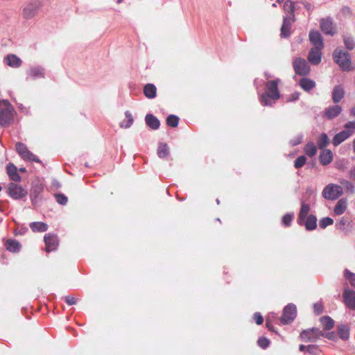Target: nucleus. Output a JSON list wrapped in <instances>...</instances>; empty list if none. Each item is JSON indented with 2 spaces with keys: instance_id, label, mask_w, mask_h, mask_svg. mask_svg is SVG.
Returning <instances> with one entry per match:
<instances>
[{
  "instance_id": "5",
  "label": "nucleus",
  "mask_w": 355,
  "mask_h": 355,
  "mask_svg": "<svg viewBox=\"0 0 355 355\" xmlns=\"http://www.w3.org/2000/svg\"><path fill=\"white\" fill-rule=\"evenodd\" d=\"M16 150L24 160L40 162L37 156L32 153L26 146L22 143L16 144Z\"/></svg>"
},
{
  "instance_id": "50",
  "label": "nucleus",
  "mask_w": 355,
  "mask_h": 355,
  "mask_svg": "<svg viewBox=\"0 0 355 355\" xmlns=\"http://www.w3.org/2000/svg\"><path fill=\"white\" fill-rule=\"evenodd\" d=\"M42 189L41 187L37 186L32 189L31 196L32 198V200L34 201V198H37L40 193L42 191Z\"/></svg>"
},
{
  "instance_id": "24",
  "label": "nucleus",
  "mask_w": 355,
  "mask_h": 355,
  "mask_svg": "<svg viewBox=\"0 0 355 355\" xmlns=\"http://www.w3.org/2000/svg\"><path fill=\"white\" fill-rule=\"evenodd\" d=\"M7 173L10 177V178L15 181V182H20L21 181V177L17 173V167L12 164H9L7 166Z\"/></svg>"
},
{
  "instance_id": "52",
  "label": "nucleus",
  "mask_w": 355,
  "mask_h": 355,
  "mask_svg": "<svg viewBox=\"0 0 355 355\" xmlns=\"http://www.w3.org/2000/svg\"><path fill=\"white\" fill-rule=\"evenodd\" d=\"M346 223L347 220L344 218H343L338 223H336V227L337 229L340 230H344Z\"/></svg>"
},
{
  "instance_id": "57",
  "label": "nucleus",
  "mask_w": 355,
  "mask_h": 355,
  "mask_svg": "<svg viewBox=\"0 0 355 355\" xmlns=\"http://www.w3.org/2000/svg\"><path fill=\"white\" fill-rule=\"evenodd\" d=\"M344 275L347 279L350 280L352 278L354 277L355 274L346 269L345 270Z\"/></svg>"
},
{
  "instance_id": "21",
  "label": "nucleus",
  "mask_w": 355,
  "mask_h": 355,
  "mask_svg": "<svg viewBox=\"0 0 355 355\" xmlns=\"http://www.w3.org/2000/svg\"><path fill=\"white\" fill-rule=\"evenodd\" d=\"M146 125L153 130H157L160 125L159 119L152 114H148L145 116Z\"/></svg>"
},
{
  "instance_id": "63",
  "label": "nucleus",
  "mask_w": 355,
  "mask_h": 355,
  "mask_svg": "<svg viewBox=\"0 0 355 355\" xmlns=\"http://www.w3.org/2000/svg\"><path fill=\"white\" fill-rule=\"evenodd\" d=\"M350 283H351V285L355 288V275H354V278H352L350 280Z\"/></svg>"
},
{
  "instance_id": "56",
  "label": "nucleus",
  "mask_w": 355,
  "mask_h": 355,
  "mask_svg": "<svg viewBox=\"0 0 355 355\" xmlns=\"http://www.w3.org/2000/svg\"><path fill=\"white\" fill-rule=\"evenodd\" d=\"M344 127L346 130H354L355 129V121H349V122L347 123Z\"/></svg>"
},
{
  "instance_id": "14",
  "label": "nucleus",
  "mask_w": 355,
  "mask_h": 355,
  "mask_svg": "<svg viewBox=\"0 0 355 355\" xmlns=\"http://www.w3.org/2000/svg\"><path fill=\"white\" fill-rule=\"evenodd\" d=\"M343 297L346 306L351 309H355V291L345 289Z\"/></svg>"
},
{
  "instance_id": "53",
  "label": "nucleus",
  "mask_w": 355,
  "mask_h": 355,
  "mask_svg": "<svg viewBox=\"0 0 355 355\" xmlns=\"http://www.w3.org/2000/svg\"><path fill=\"white\" fill-rule=\"evenodd\" d=\"M65 302L68 305L71 306L76 304L77 300L74 296L68 295L65 297Z\"/></svg>"
},
{
  "instance_id": "29",
  "label": "nucleus",
  "mask_w": 355,
  "mask_h": 355,
  "mask_svg": "<svg viewBox=\"0 0 355 355\" xmlns=\"http://www.w3.org/2000/svg\"><path fill=\"white\" fill-rule=\"evenodd\" d=\"M30 227L34 232H44L47 230L48 225L43 222H33L30 224Z\"/></svg>"
},
{
  "instance_id": "6",
  "label": "nucleus",
  "mask_w": 355,
  "mask_h": 355,
  "mask_svg": "<svg viewBox=\"0 0 355 355\" xmlns=\"http://www.w3.org/2000/svg\"><path fill=\"white\" fill-rule=\"evenodd\" d=\"M297 315L296 306L293 304H288L285 306L281 318V322L284 324L291 323L294 320Z\"/></svg>"
},
{
  "instance_id": "59",
  "label": "nucleus",
  "mask_w": 355,
  "mask_h": 355,
  "mask_svg": "<svg viewBox=\"0 0 355 355\" xmlns=\"http://www.w3.org/2000/svg\"><path fill=\"white\" fill-rule=\"evenodd\" d=\"M302 4L304 5V8L310 11L312 8L311 4L306 1H303Z\"/></svg>"
},
{
  "instance_id": "28",
  "label": "nucleus",
  "mask_w": 355,
  "mask_h": 355,
  "mask_svg": "<svg viewBox=\"0 0 355 355\" xmlns=\"http://www.w3.org/2000/svg\"><path fill=\"white\" fill-rule=\"evenodd\" d=\"M291 24L289 19L284 18L283 23L281 27V36L283 37H288L290 34Z\"/></svg>"
},
{
  "instance_id": "38",
  "label": "nucleus",
  "mask_w": 355,
  "mask_h": 355,
  "mask_svg": "<svg viewBox=\"0 0 355 355\" xmlns=\"http://www.w3.org/2000/svg\"><path fill=\"white\" fill-rule=\"evenodd\" d=\"M329 143V139L325 133H322L318 139V146L320 149H324Z\"/></svg>"
},
{
  "instance_id": "17",
  "label": "nucleus",
  "mask_w": 355,
  "mask_h": 355,
  "mask_svg": "<svg viewBox=\"0 0 355 355\" xmlns=\"http://www.w3.org/2000/svg\"><path fill=\"white\" fill-rule=\"evenodd\" d=\"M322 49H317L313 47L308 55V60L312 64L317 65L321 62L322 51Z\"/></svg>"
},
{
  "instance_id": "33",
  "label": "nucleus",
  "mask_w": 355,
  "mask_h": 355,
  "mask_svg": "<svg viewBox=\"0 0 355 355\" xmlns=\"http://www.w3.org/2000/svg\"><path fill=\"white\" fill-rule=\"evenodd\" d=\"M6 249L12 252H19L20 250V244L14 240H8L6 243Z\"/></svg>"
},
{
  "instance_id": "61",
  "label": "nucleus",
  "mask_w": 355,
  "mask_h": 355,
  "mask_svg": "<svg viewBox=\"0 0 355 355\" xmlns=\"http://www.w3.org/2000/svg\"><path fill=\"white\" fill-rule=\"evenodd\" d=\"M299 349H300V352H303L305 349L306 350V346H305L304 345H300V347H299Z\"/></svg>"
},
{
  "instance_id": "44",
  "label": "nucleus",
  "mask_w": 355,
  "mask_h": 355,
  "mask_svg": "<svg viewBox=\"0 0 355 355\" xmlns=\"http://www.w3.org/2000/svg\"><path fill=\"white\" fill-rule=\"evenodd\" d=\"M294 215L293 214H285L282 219V223L284 225L288 227L291 225V223L293 219Z\"/></svg>"
},
{
  "instance_id": "47",
  "label": "nucleus",
  "mask_w": 355,
  "mask_h": 355,
  "mask_svg": "<svg viewBox=\"0 0 355 355\" xmlns=\"http://www.w3.org/2000/svg\"><path fill=\"white\" fill-rule=\"evenodd\" d=\"M258 345L262 349H266L269 346L270 340L265 337H261L257 341Z\"/></svg>"
},
{
  "instance_id": "8",
  "label": "nucleus",
  "mask_w": 355,
  "mask_h": 355,
  "mask_svg": "<svg viewBox=\"0 0 355 355\" xmlns=\"http://www.w3.org/2000/svg\"><path fill=\"white\" fill-rule=\"evenodd\" d=\"M45 78V69L40 65L31 66L26 70L27 80H37Z\"/></svg>"
},
{
  "instance_id": "34",
  "label": "nucleus",
  "mask_w": 355,
  "mask_h": 355,
  "mask_svg": "<svg viewBox=\"0 0 355 355\" xmlns=\"http://www.w3.org/2000/svg\"><path fill=\"white\" fill-rule=\"evenodd\" d=\"M169 148L166 143H162L157 148V155L159 158H164L168 155Z\"/></svg>"
},
{
  "instance_id": "39",
  "label": "nucleus",
  "mask_w": 355,
  "mask_h": 355,
  "mask_svg": "<svg viewBox=\"0 0 355 355\" xmlns=\"http://www.w3.org/2000/svg\"><path fill=\"white\" fill-rule=\"evenodd\" d=\"M340 183L345 187L347 193L352 194L355 193L354 185L351 182L347 180H342L340 181Z\"/></svg>"
},
{
  "instance_id": "3",
  "label": "nucleus",
  "mask_w": 355,
  "mask_h": 355,
  "mask_svg": "<svg viewBox=\"0 0 355 355\" xmlns=\"http://www.w3.org/2000/svg\"><path fill=\"white\" fill-rule=\"evenodd\" d=\"M15 110L7 101H3L0 107V125L6 126L13 121Z\"/></svg>"
},
{
  "instance_id": "30",
  "label": "nucleus",
  "mask_w": 355,
  "mask_h": 355,
  "mask_svg": "<svg viewBox=\"0 0 355 355\" xmlns=\"http://www.w3.org/2000/svg\"><path fill=\"white\" fill-rule=\"evenodd\" d=\"M305 221V227L308 231L313 230L317 227V218L313 215H309L307 218H306Z\"/></svg>"
},
{
  "instance_id": "16",
  "label": "nucleus",
  "mask_w": 355,
  "mask_h": 355,
  "mask_svg": "<svg viewBox=\"0 0 355 355\" xmlns=\"http://www.w3.org/2000/svg\"><path fill=\"white\" fill-rule=\"evenodd\" d=\"M44 242L46 244V251L50 252L56 249L58 245V240L56 236L47 234L44 236Z\"/></svg>"
},
{
  "instance_id": "37",
  "label": "nucleus",
  "mask_w": 355,
  "mask_h": 355,
  "mask_svg": "<svg viewBox=\"0 0 355 355\" xmlns=\"http://www.w3.org/2000/svg\"><path fill=\"white\" fill-rule=\"evenodd\" d=\"M304 152L309 157H311L316 154L317 148L313 142H309L305 146Z\"/></svg>"
},
{
  "instance_id": "7",
  "label": "nucleus",
  "mask_w": 355,
  "mask_h": 355,
  "mask_svg": "<svg viewBox=\"0 0 355 355\" xmlns=\"http://www.w3.org/2000/svg\"><path fill=\"white\" fill-rule=\"evenodd\" d=\"M7 190L8 195L15 200L21 199L26 196L28 193L27 191L21 186L13 182L8 184Z\"/></svg>"
},
{
  "instance_id": "48",
  "label": "nucleus",
  "mask_w": 355,
  "mask_h": 355,
  "mask_svg": "<svg viewBox=\"0 0 355 355\" xmlns=\"http://www.w3.org/2000/svg\"><path fill=\"white\" fill-rule=\"evenodd\" d=\"M320 337H324L331 340H336L337 339V336L334 331L325 333L321 331Z\"/></svg>"
},
{
  "instance_id": "60",
  "label": "nucleus",
  "mask_w": 355,
  "mask_h": 355,
  "mask_svg": "<svg viewBox=\"0 0 355 355\" xmlns=\"http://www.w3.org/2000/svg\"><path fill=\"white\" fill-rule=\"evenodd\" d=\"M266 327L268 328V329L270 331H274V329H273L272 326L270 325V322L268 320L266 321Z\"/></svg>"
},
{
  "instance_id": "55",
  "label": "nucleus",
  "mask_w": 355,
  "mask_h": 355,
  "mask_svg": "<svg viewBox=\"0 0 355 355\" xmlns=\"http://www.w3.org/2000/svg\"><path fill=\"white\" fill-rule=\"evenodd\" d=\"M341 12L344 15H351L352 12L349 7L343 6L341 9Z\"/></svg>"
},
{
  "instance_id": "49",
  "label": "nucleus",
  "mask_w": 355,
  "mask_h": 355,
  "mask_svg": "<svg viewBox=\"0 0 355 355\" xmlns=\"http://www.w3.org/2000/svg\"><path fill=\"white\" fill-rule=\"evenodd\" d=\"M302 139H303V135L300 134L290 141V144L292 146H295L302 142Z\"/></svg>"
},
{
  "instance_id": "22",
  "label": "nucleus",
  "mask_w": 355,
  "mask_h": 355,
  "mask_svg": "<svg viewBox=\"0 0 355 355\" xmlns=\"http://www.w3.org/2000/svg\"><path fill=\"white\" fill-rule=\"evenodd\" d=\"M320 163L324 165L329 164L333 160V154L330 150H323L319 156Z\"/></svg>"
},
{
  "instance_id": "12",
  "label": "nucleus",
  "mask_w": 355,
  "mask_h": 355,
  "mask_svg": "<svg viewBox=\"0 0 355 355\" xmlns=\"http://www.w3.org/2000/svg\"><path fill=\"white\" fill-rule=\"evenodd\" d=\"M320 25L321 31L325 35H334L336 33V27L333 24V19L330 17L321 19Z\"/></svg>"
},
{
  "instance_id": "18",
  "label": "nucleus",
  "mask_w": 355,
  "mask_h": 355,
  "mask_svg": "<svg viewBox=\"0 0 355 355\" xmlns=\"http://www.w3.org/2000/svg\"><path fill=\"white\" fill-rule=\"evenodd\" d=\"M352 135V130H344L337 133L332 139L334 146H338Z\"/></svg>"
},
{
  "instance_id": "58",
  "label": "nucleus",
  "mask_w": 355,
  "mask_h": 355,
  "mask_svg": "<svg viewBox=\"0 0 355 355\" xmlns=\"http://www.w3.org/2000/svg\"><path fill=\"white\" fill-rule=\"evenodd\" d=\"M350 179L355 181V166L352 167L349 171Z\"/></svg>"
},
{
  "instance_id": "64",
  "label": "nucleus",
  "mask_w": 355,
  "mask_h": 355,
  "mask_svg": "<svg viewBox=\"0 0 355 355\" xmlns=\"http://www.w3.org/2000/svg\"><path fill=\"white\" fill-rule=\"evenodd\" d=\"M353 148H354V152L355 153V139H354V141H353Z\"/></svg>"
},
{
  "instance_id": "1",
  "label": "nucleus",
  "mask_w": 355,
  "mask_h": 355,
  "mask_svg": "<svg viewBox=\"0 0 355 355\" xmlns=\"http://www.w3.org/2000/svg\"><path fill=\"white\" fill-rule=\"evenodd\" d=\"M279 79L269 80L266 83V92L263 93L259 98L261 103L264 106H272L275 101L280 97L277 84Z\"/></svg>"
},
{
  "instance_id": "54",
  "label": "nucleus",
  "mask_w": 355,
  "mask_h": 355,
  "mask_svg": "<svg viewBox=\"0 0 355 355\" xmlns=\"http://www.w3.org/2000/svg\"><path fill=\"white\" fill-rule=\"evenodd\" d=\"M254 319L256 323L259 325L261 324L263 322V318L260 313L257 312L254 314Z\"/></svg>"
},
{
  "instance_id": "51",
  "label": "nucleus",
  "mask_w": 355,
  "mask_h": 355,
  "mask_svg": "<svg viewBox=\"0 0 355 355\" xmlns=\"http://www.w3.org/2000/svg\"><path fill=\"white\" fill-rule=\"evenodd\" d=\"M313 310L316 315H320L323 311V305L320 302H316L313 304Z\"/></svg>"
},
{
  "instance_id": "46",
  "label": "nucleus",
  "mask_w": 355,
  "mask_h": 355,
  "mask_svg": "<svg viewBox=\"0 0 355 355\" xmlns=\"http://www.w3.org/2000/svg\"><path fill=\"white\" fill-rule=\"evenodd\" d=\"M320 352V351L317 345H309L306 346V352L309 354L318 355Z\"/></svg>"
},
{
  "instance_id": "10",
  "label": "nucleus",
  "mask_w": 355,
  "mask_h": 355,
  "mask_svg": "<svg viewBox=\"0 0 355 355\" xmlns=\"http://www.w3.org/2000/svg\"><path fill=\"white\" fill-rule=\"evenodd\" d=\"M321 330L318 328H311L303 330L300 333V338L305 342H315L320 338Z\"/></svg>"
},
{
  "instance_id": "40",
  "label": "nucleus",
  "mask_w": 355,
  "mask_h": 355,
  "mask_svg": "<svg viewBox=\"0 0 355 355\" xmlns=\"http://www.w3.org/2000/svg\"><path fill=\"white\" fill-rule=\"evenodd\" d=\"M179 123V118L176 115L170 114L166 118V123L168 126L175 128L178 126Z\"/></svg>"
},
{
  "instance_id": "19",
  "label": "nucleus",
  "mask_w": 355,
  "mask_h": 355,
  "mask_svg": "<svg viewBox=\"0 0 355 355\" xmlns=\"http://www.w3.org/2000/svg\"><path fill=\"white\" fill-rule=\"evenodd\" d=\"M4 63L12 67L19 68L22 64V60L15 54H8L3 59Z\"/></svg>"
},
{
  "instance_id": "11",
  "label": "nucleus",
  "mask_w": 355,
  "mask_h": 355,
  "mask_svg": "<svg viewBox=\"0 0 355 355\" xmlns=\"http://www.w3.org/2000/svg\"><path fill=\"white\" fill-rule=\"evenodd\" d=\"M41 4L38 0L28 3L23 10V16L26 19H31L35 16Z\"/></svg>"
},
{
  "instance_id": "9",
  "label": "nucleus",
  "mask_w": 355,
  "mask_h": 355,
  "mask_svg": "<svg viewBox=\"0 0 355 355\" xmlns=\"http://www.w3.org/2000/svg\"><path fill=\"white\" fill-rule=\"evenodd\" d=\"M293 65L295 72L298 75L306 76L310 72V67L303 58H296L294 60Z\"/></svg>"
},
{
  "instance_id": "36",
  "label": "nucleus",
  "mask_w": 355,
  "mask_h": 355,
  "mask_svg": "<svg viewBox=\"0 0 355 355\" xmlns=\"http://www.w3.org/2000/svg\"><path fill=\"white\" fill-rule=\"evenodd\" d=\"M125 116L127 118V121H123L120 123V127L122 128H128L133 123L134 119L129 111L125 112Z\"/></svg>"
},
{
  "instance_id": "62",
  "label": "nucleus",
  "mask_w": 355,
  "mask_h": 355,
  "mask_svg": "<svg viewBox=\"0 0 355 355\" xmlns=\"http://www.w3.org/2000/svg\"><path fill=\"white\" fill-rule=\"evenodd\" d=\"M350 115L355 116V106L350 110Z\"/></svg>"
},
{
  "instance_id": "31",
  "label": "nucleus",
  "mask_w": 355,
  "mask_h": 355,
  "mask_svg": "<svg viewBox=\"0 0 355 355\" xmlns=\"http://www.w3.org/2000/svg\"><path fill=\"white\" fill-rule=\"evenodd\" d=\"M321 324H322L324 330H330L334 326V321L329 316H322L320 319Z\"/></svg>"
},
{
  "instance_id": "4",
  "label": "nucleus",
  "mask_w": 355,
  "mask_h": 355,
  "mask_svg": "<svg viewBox=\"0 0 355 355\" xmlns=\"http://www.w3.org/2000/svg\"><path fill=\"white\" fill-rule=\"evenodd\" d=\"M343 194L341 186L329 184L322 191V196L327 200H336Z\"/></svg>"
},
{
  "instance_id": "23",
  "label": "nucleus",
  "mask_w": 355,
  "mask_h": 355,
  "mask_svg": "<svg viewBox=\"0 0 355 355\" xmlns=\"http://www.w3.org/2000/svg\"><path fill=\"white\" fill-rule=\"evenodd\" d=\"M144 94L148 98H155L157 96V88L155 85L148 83L144 87Z\"/></svg>"
},
{
  "instance_id": "2",
  "label": "nucleus",
  "mask_w": 355,
  "mask_h": 355,
  "mask_svg": "<svg viewBox=\"0 0 355 355\" xmlns=\"http://www.w3.org/2000/svg\"><path fill=\"white\" fill-rule=\"evenodd\" d=\"M334 60L343 71H351V56L349 53L336 49L334 52Z\"/></svg>"
},
{
  "instance_id": "43",
  "label": "nucleus",
  "mask_w": 355,
  "mask_h": 355,
  "mask_svg": "<svg viewBox=\"0 0 355 355\" xmlns=\"http://www.w3.org/2000/svg\"><path fill=\"white\" fill-rule=\"evenodd\" d=\"M306 162V157L304 155L298 157L294 162V167L295 168H300L302 167Z\"/></svg>"
},
{
  "instance_id": "20",
  "label": "nucleus",
  "mask_w": 355,
  "mask_h": 355,
  "mask_svg": "<svg viewBox=\"0 0 355 355\" xmlns=\"http://www.w3.org/2000/svg\"><path fill=\"white\" fill-rule=\"evenodd\" d=\"M345 96V90L341 85H336L332 91V101L334 103H339Z\"/></svg>"
},
{
  "instance_id": "32",
  "label": "nucleus",
  "mask_w": 355,
  "mask_h": 355,
  "mask_svg": "<svg viewBox=\"0 0 355 355\" xmlns=\"http://www.w3.org/2000/svg\"><path fill=\"white\" fill-rule=\"evenodd\" d=\"M338 334L341 339L347 340L349 338V329L345 324H340L338 327Z\"/></svg>"
},
{
  "instance_id": "27",
  "label": "nucleus",
  "mask_w": 355,
  "mask_h": 355,
  "mask_svg": "<svg viewBox=\"0 0 355 355\" xmlns=\"http://www.w3.org/2000/svg\"><path fill=\"white\" fill-rule=\"evenodd\" d=\"M299 84L306 92H309L315 87V83L313 80L306 78H302Z\"/></svg>"
},
{
  "instance_id": "13",
  "label": "nucleus",
  "mask_w": 355,
  "mask_h": 355,
  "mask_svg": "<svg viewBox=\"0 0 355 355\" xmlns=\"http://www.w3.org/2000/svg\"><path fill=\"white\" fill-rule=\"evenodd\" d=\"M309 40L311 43L314 46V48L317 49H323L324 48V42L323 38L318 31H311L309 33Z\"/></svg>"
},
{
  "instance_id": "15",
  "label": "nucleus",
  "mask_w": 355,
  "mask_h": 355,
  "mask_svg": "<svg viewBox=\"0 0 355 355\" xmlns=\"http://www.w3.org/2000/svg\"><path fill=\"white\" fill-rule=\"evenodd\" d=\"M343 109L340 105H335L327 107L323 114V116L327 119H333L337 117L342 112Z\"/></svg>"
},
{
  "instance_id": "25",
  "label": "nucleus",
  "mask_w": 355,
  "mask_h": 355,
  "mask_svg": "<svg viewBox=\"0 0 355 355\" xmlns=\"http://www.w3.org/2000/svg\"><path fill=\"white\" fill-rule=\"evenodd\" d=\"M309 210H310V206L308 205V204H306V203H302V206H301V208H300V213H299V216H298V223L300 225H302L304 221L305 220L306 218H307L308 216V214L309 212Z\"/></svg>"
},
{
  "instance_id": "42",
  "label": "nucleus",
  "mask_w": 355,
  "mask_h": 355,
  "mask_svg": "<svg viewBox=\"0 0 355 355\" xmlns=\"http://www.w3.org/2000/svg\"><path fill=\"white\" fill-rule=\"evenodd\" d=\"M334 223V220L329 217H324V218H322L320 221H319V226L322 228V229H324L326 228L327 226L329 225H331Z\"/></svg>"
},
{
  "instance_id": "45",
  "label": "nucleus",
  "mask_w": 355,
  "mask_h": 355,
  "mask_svg": "<svg viewBox=\"0 0 355 355\" xmlns=\"http://www.w3.org/2000/svg\"><path fill=\"white\" fill-rule=\"evenodd\" d=\"M55 200H56L57 202L59 203L60 205H67V203L68 202L67 197L65 196L62 193L55 194Z\"/></svg>"
},
{
  "instance_id": "35",
  "label": "nucleus",
  "mask_w": 355,
  "mask_h": 355,
  "mask_svg": "<svg viewBox=\"0 0 355 355\" xmlns=\"http://www.w3.org/2000/svg\"><path fill=\"white\" fill-rule=\"evenodd\" d=\"M343 41L345 47L349 50H352L355 47V40L353 36L350 35H345L343 36Z\"/></svg>"
},
{
  "instance_id": "26",
  "label": "nucleus",
  "mask_w": 355,
  "mask_h": 355,
  "mask_svg": "<svg viewBox=\"0 0 355 355\" xmlns=\"http://www.w3.org/2000/svg\"><path fill=\"white\" fill-rule=\"evenodd\" d=\"M347 202L346 199H345V198L340 199L337 202V203L334 207V209L335 214H336V215L343 214L347 209Z\"/></svg>"
},
{
  "instance_id": "41",
  "label": "nucleus",
  "mask_w": 355,
  "mask_h": 355,
  "mask_svg": "<svg viewBox=\"0 0 355 355\" xmlns=\"http://www.w3.org/2000/svg\"><path fill=\"white\" fill-rule=\"evenodd\" d=\"M284 8L286 12H290L293 15L295 10V3L290 0L284 3Z\"/></svg>"
}]
</instances>
